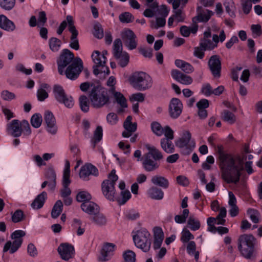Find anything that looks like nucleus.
Returning <instances> with one entry per match:
<instances>
[{
  "label": "nucleus",
  "instance_id": "nucleus-1",
  "mask_svg": "<svg viewBox=\"0 0 262 262\" xmlns=\"http://www.w3.org/2000/svg\"><path fill=\"white\" fill-rule=\"evenodd\" d=\"M219 165L221 169L222 179L227 183L236 184L239 182L242 171L244 170V159L251 160L252 155L233 156L225 154L221 147L219 148Z\"/></svg>",
  "mask_w": 262,
  "mask_h": 262
},
{
  "label": "nucleus",
  "instance_id": "nucleus-2",
  "mask_svg": "<svg viewBox=\"0 0 262 262\" xmlns=\"http://www.w3.org/2000/svg\"><path fill=\"white\" fill-rule=\"evenodd\" d=\"M128 80L133 88L140 91L148 90L152 85L151 76L142 71L134 72L129 76Z\"/></svg>",
  "mask_w": 262,
  "mask_h": 262
},
{
  "label": "nucleus",
  "instance_id": "nucleus-3",
  "mask_svg": "<svg viewBox=\"0 0 262 262\" xmlns=\"http://www.w3.org/2000/svg\"><path fill=\"white\" fill-rule=\"evenodd\" d=\"M133 239L137 248L140 249L144 252L149 251L151 246V236L148 230L141 228L132 232Z\"/></svg>",
  "mask_w": 262,
  "mask_h": 262
},
{
  "label": "nucleus",
  "instance_id": "nucleus-4",
  "mask_svg": "<svg viewBox=\"0 0 262 262\" xmlns=\"http://www.w3.org/2000/svg\"><path fill=\"white\" fill-rule=\"evenodd\" d=\"M68 25L69 30L72 34L70 37V47L75 50H78L79 49V41L77 39L78 32L74 26L73 18L71 15L67 16L66 20H63L60 24L57 30V33L58 35H61Z\"/></svg>",
  "mask_w": 262,
  "mask_h": 262
},
{
  "label": "nucleus",
  "instance_id": "nucleus-5",
  "mask_svg": "<svg viewBox=\"0 0 262 262\" xmlns=\"http://www.w3.org/2000/svg\"><path fill=\"white\" fill-rule=\"evenodd\" d=\"M118 177L116 174L115 170L113 169L108 174L107 179L103 181L101 185L102 192L107 200L114 201L116 198L117 193L115 187Z\"/></svg>",
  "mask_w": 262,
  "mask_h": 262
},
{
  "label": "nucleus",
  "instance_id": "nucleus-6",
  "mask_svg": "<svg viewBox=\"0 0 262 262\" xmlns=\"http://www.w3.org/2000/svg\"><path fill=\"white\" fill-rule=\"evenodd\" d=\"M255 238L251 234H243L238 239V248L246 258H250L254 250Z\"/></svg>",
  "mask_w": 262,
  "mask_h": 262
},
{
  "label": "nucleus",
  "instance_id": "nucleus-7",
  "mask_svg": "<svg viewBox=\"0 0 262 262\" xmlns=\"http://www.w3.org/2000/svg\"><path fill=\"white\" fill-rule=\"evenodd\" d=\"M94 62L93 73L95 75L104 73V75H108L110 73L108 68L106 66V57L101 54L98 51H95L91 55Z\"/></svg>",
  "mask_w": 262,
  "mask_h": 262
},
{
  "label": "nucleus",
  "instance_id": "nucleus-8",
  "mask_svg": "<svg viewBox=\"0 0 262 262\" xmlns=\"http://www.w3.org/2000/svg\"><path fill=\"white\" fill-rule=\"evenodd\" d=\"M91 104L94 108H100L109 102V97L107 92L98 88H93L90 94Z\"/></svg>",
  "mask_w": 262,
  "mask_h": 262
},
{
  "label": "nucleus",
  "instance_id": "nucleus-9",
  "mask_svg": "<svg viewBox=\"0 0 262 262\" xmlns=\"http://www.w3.org/2000/svg\"><path fill=\"white\" fill-rule=\"evenodd\" d=\"M177 147L183 149L184 152L189 154L195 147V143L191 138V134L188 130H183L181 137L176 142Z\"/></svg>",
  "mask_w": 262,
  "mask_h": 262
},
{
  "label": "nucleus",
  "instance_id": "nucleus-10",
  "mask_svg": "<svg viewBox=\"0 0 262 262\" xmlns=\"http://www.w3.org/2000/svg\"><path fill=\"white\" fill-rule=\"evenodd\" d=\"M113 53L120 67L124 68L128 64L129 55L126 52L122 51V43L120 39L115 40Z\"/></svg>",
  "mask_w": 262,
  "mask_h": 262
},
{
  "label": "nucleus",
  "instance_id": "nucleus-11",
  "mask_svg": "<svg viewBox=\"0 0 262 262\" xmlns=\"http://www.w3.org/2000/svg\"><path fill=\"white\" fill-rule=\"evenodd\" d=\"M25 235V232L23 230H16L11 235L13 242L8 241L4 246L3 251L6 252L9 250L10 253L15 252L20 247L23 243V237Z\"/></svg>",
  "mask_w": 262,
  "mask_h": 262
},
{
  "label": "nucleus",
  "instance_id": "nucleus-12",
  "mask_svg": "<svg viewBox=\"0 0 262 262\" xmlns=\"http://www.w3.org/2000/svg\"><path fill=\"white\" fill-rule=\"evenodd\" d=\"M53 94L55 99L59 103L63 104L65 106L71 108L74 104V101L71 96L67 95L62 87L55 85L53 89Z\"/></svg>",
  "mask_w": 262,
  "mask_h": 262
},
{
  "label": "nucleus",
  "instance_id": "nucleus-13",
  "mask_svg": "<svg viewBox=\"0 0 262 262\" xmlns=\"http://www.w3.org/2000/svg\"><path fill=\"white\" fill-rule=\"evenodd\" d=\"M120 35L124 46L129 50H134L137 47V37L132 30L125 29L121 32Z\"/></svg>",
  "mask_w": 262,
  "mask_h": 262
},
{
  "label": "nucleus",
  "instance_id": "nucleus-14",
  "mask_svg": "<svg viewBox=\"0 0 262 262\" xmlns=\"http://www.w3.org/2000/svg\"><path fill=\"white\" fill-rule=\"evenodd\" d=\"M226 39V34L224 30L221 31L220 35L214 34L212 36V40L203 38L200 42V46L205 50H212L217 47L219 41L223 42Z\"/></svg>",
  "mask_w": 262,
  "mask_h": 262
},
{
  "label": "nucleus",
  "instance_id": "nucleus-15",
  "mask_svg": "<svg viewBox=\"0 0 262 262\" xmlns=\"http://www.w3.org/2000/svg\"><path fill=\"white\" fill-rule=\"evenodd\" d=\"M70 164L68 160L65 162L64 168L63 170V178H62V188L60 190V194L62 198H64L70 196L71 193V190L69 187L71 180L70 179Z\"/></svg>",
  "mask_w": 262,
  "mask_h": 262
},
{
  "label": "nucleus",
  "instance_id": "nucleus-16",
  "mask_svg": "<svg viewBox=\"0 0 262 262\" xmlns=\"http://www.w3.org/2000/svg\"><path fill=\"white\" fill-rule=\"evenodd\" d=\"M82 68V61L80 58H76L64 73L68 78L73 80L78 77Z\"/></svg>",
  "mask_w": 262,
  "mask_h": 262
},
{
  "label": "nucleus",
  "instance_id": "nucleus-17",
  "mask_svg": "<svg viewBox=\"0 0 262 262\" xmlns=\"http://www.w3.org/2000/svg\"><path fill=\"white\" fill-rule=\"evenodd\" d=\"M74 60V55L69 50H63L58 61V71L59 74L63 75L64 68L71 64Z\"/></svg>",
  "mask_w": 262,
  "mask_h": 262
},
{
  "label": "nucleus",
  "instance_id": "nucleus-18",
  "mask_svg": "<svg viewBox=\"0 0 262 262\" xmlns=\"http://www.w3.org/2000/svg\"><path fill=\"white\" fill-rule=\"evenodd\" d=\"M44 120L46 124L47 132L52 135L56 134L58 128L53 114L49 111H46L44 114Z\"/></svg>",
  "mask_w": 262,
  "mask_h": 262
},
{
  "label": "nucleus",
  "instance_id": "nucleus-19",
  "mask_svg": "<svg viewBox=\"0 0 262 262\" xmlns=\"http://www.w3.org/2000/svg\"><path fill=\"white\" fill-rule=\"evenodd\" d=\"M57 251L61 258L64 260L72 258L75 253L74 247L68 243H62L59 246Z\"/></svg>",
  "mask_w": 262,
  "mask_h": 262
},
{
  "label": "nucleus",
  "instance_id": "nucleus-20",
  "mask_svg": "<svg viewBox=\"0 0 262 262\" xmlns=\"http://www.w3.org/2000/svg\"><path fill=\"white\" fill-rule=\"evenodd\" d=\"M183 104L181 100L176 98H172L169 105L170 116L174 119L178 118L182 113Z\"/></svg>",
  "mask_w": 262,
  "mask_h": 262
},
{
  "label": "nucleus",
  "instance_id": "nucleus-21",
  "mask_svg": "<svg viewBox=\"0 0 262 262\" xmlns=\"http://www.w3.org/2000/svg\"><path fill=\"white\" fill-rule=\"evenodd\" d=\"M98 173V170L95 166L91 164H85L81 167L79 175L83 181H88L90 176H97Z\"/></svg>",
  "mask_w": 262,
  "mask_h": 262
},
{
  "label": "nucleus",
  "instance_id": "nucleus-22",
  "mask_svg": "<svg viewBox=\"0 0 262 262\" xmlns=\"http://www.w3.org/2000/svg\"><path fill=\"white\" fill-rule=\"evenodd\" d=\"M21 121L14 119L7 125V132L14 137H20L22 134Z\"/></svg>",
  "mask_w": 262,
  "mask_h": 262
},
{
  "label": "nucleus",
  "instance_id": "nucleus-23",
  "mask_svg": "<svg viewBox=\"0 0 262 262\" xmlns=\"http://www.w3.org/2000/svg\"><path fill=\"white\" fill-rule=\"evenodd\" d=\"M208 66L214 77L220 76L221 63L220 57L217 55L212 56L208 61Z\"/></svg>",
  "mask_w": 262,
  "mask_h": 262
},
{
  "label": "nucleus",
  "instance_id": "nucleus-24",
  "mask_svg": "<svg viewBox=\"0 0 262 262\" xmlns=\"http://www.w3.org/2000/svg\"><path fill=\"white\" fill-rule=\"evenodd\" d=\"M171 75L174 80L182 84L190 85L193 82V79L191 76L185 74L178 70H172Z\"/></svg>",
  "mask_w": 262,
  "mask_h": 262
},
{
  "label": "nucleus",
  "instance_id": "nucleus-25",
  "mask_svg": "<svg viewBox=\"0 0 262 262\" xmlns=\"http://www.w3.org/2000/svg\"><path fill=\"white\" fill-rule=\"evenodd\" d=\"M132 116H128L127 117L124 122L123 126L125 128V130L122 133V136L124 138H128L130 137L133 133L137 129V123H132Z\"/></svg>",
  "mask_w": 262,
  "mask_h": 262
},
{
  "label": "nucleus",
  "instance_id": "nucleus-26",
  "mask_svg": "<svg viewBox=\"0 0 262 262\" xmlns=\"http://www.w3.org/2000/svg\"><path fill=\"white\" fill-rule=\"evenodd\" d=\"M115 245L112 243H105L101 252V260L106 261L109 260L113 255Z\"/></svg>",
  "mask_w": 262,
  "mask_h": 262
},
{
  "label": "nucleus",
  "instance_id": "nucleus-27",
  "mask_svg": "<svg viewBox=\"0 0 262 262\" xmlns=\"http://www.w3.org/2000/svg\"><path fill=\"white\" fill-rule=\"evenodd\" d=\"M0 28L7 32H11L16 29L14 23L4 15H0Z\"/></svg>",
  "mask_w": 262,
  "mask_h": 262
},
{
  "label": "nucleus",
  "instance_id": "nucleus-28",
  "mask_svg": "<svg viewBox=\"0 0 262 262\" xmlns=\"http://www.w3.org/2000/svg\"><path fill=\"white\" fill-rule=\"evenodd\" d=\"M81 208L84 212L92 215L96 214L99 211V206L94 202L90 201L82 203Z\"/></svg>",
  "mask_w": 262,
  "mask_h": 262
},
{
  "label": "nucleus",
  "instance_id": "nucleus-29",
  "mask_svg": "<svg viewBox=\"0 0 262 262\" xmlns=\"http://www.w3.org/2000/svg\"><path fill=\"white\" fill-rule=\"evenodd\" d=\"M197 13V16L193 18V22H195V19L200 22H207L213 14L212 11L208 9L202 10L200 7L198 8Z\"/></svg>",
  "mask_w": 262,
  "mask_h": 262
},
{
  "label": "nucleus",
  "instance_id": "nucleus-30",
  "mask_svg": "<svg viewBox=\"0 0 262 262\" xmlns=\"http://www.w3.org/2000/svg\"><path fill=\"white\" fill-rule=\"evenodd\" d=\"M153 232L154 237V248L159 249L160 248L164 239L163 232L161 228L155 227L153 229Z\"/></svg>",
  "mask_w": 262,
  "mask_h": 262
},
{
  "label": "nucleus",
  "instance_id": "nucleus-31",
  "mask_svg": "<svg viewBox=\"0 0 262 262\" xmlns=\"http://www.w3.org/2000/svg\"><path fill=\"white\" fill-rule=\"evenodd\" d=\"M157 161L144 155L142 162L143 167L146 171L155 170L159 167Z\"/></svg>",
  "mask_w": 262,
  "mask_h": 262
},
{
  "label": "nucleus",
  "instance_id": "nucleus-32",
  "mask_svg": "<svg viewBox=\"0 0 262 262\" xmlns=\"http://www.w3.org/2000/svg\"><path fill=\"white\" fill-rule=\"evenodd\" d=\"M145 147L148 150V152L144 155L151 158L152 157L156 161L162 160L163 158L162 152L154 146L149 144H146Z\"/></svg>",
  "mask_w": 262,
  "mask_h": 262
},
{
  "label": "nucleus",
  "instance_id": "nucleus-33",
  "mask_svg": "<svg viewBox=\"0 0 262 262\" xmlns=\"http://www.w3.org/2000/svg\"><path fill=\"white\" fill-rule=\"evenodd\" d=\"M228 204L230 207L229 214L232 217L236 216L238 214V208L236 205V199L232 192L229 191Z\"/></svg>",
  "mask_w": 262,
  "mask_h": 262
},
{
  "label": "nucleus",
  "instance_id": "nucleus-34",
  "mask_svg": "<svg viewBox=\"0 0 262 262\" xmlns=\"http://www.w3.org/2000/svg\"><path fill=\"white\" fill-rule=\"evenodd\" d=\"M185 19V15L182 11L180 9L176 10L173 11V14L171 15L168 20V26L169 27H172L174 21L175 20L177 23L183 22Z\"/></svg>",
  "mask_w": 262,
  "mask_h": 262
},
{
  "label": "nucleus",
  "instance_id": "nucleus-35",
  "mask_svg": "<svg viewBox=\"0 0 262 262\" xmlns=\"http://www.w3.org/2000/svg\"><path fill=\"white\" fill-rule=\"evenodd\" d=\"M47 198V193L45 191H43L35 198L31 204V207L34 209L41 208L43 206Z\"/></svg>",
  "mask_w": 262,
  "mask_h": 262
},
{
  "label": "nucleus",
  "instance_id": "nucleus-36",
  "mask_svg": "<svg viewBox=\"0 0 262 262\" xmlns=\"http://www.w3.org/2000/svg\"><path fill=\"white\" fill-rule=\"evenodd\" d=\"M147 195L151 199L161 200L164 197V192L161 189L153 186L148 190Z\"/></svg>",
  "mask_w": 262,
  "mask_h": 262
},
{
  "label": "nucleus",
  "instance_id": "nucleus-37",
  "mask_svg": "<svg viewBox=\"0 0 262 262\" xmlns=\"http://www.w3.org/2000/svg\"><path fill=\"white\" fill-rule=\"evenodd\" d=\"M46 178L50 181L49 184V188L53 191L56 187V173L52 168H49L46 172Z\"/></svg>",
  "mask_w": 262,
  "mask_h": 262
},
{
  "label": "nucleus",
  "instance_id": "nucleus-38",
  "mask_svg": "<svg viewBox=\"0 0 262 262\" xmlns=\"http://www.w3.org/2000/svg\"><path fill=\"white\" fill-rule=\"evenodd\" d=\"M175 64L185 73L190 74L194 71V68L189 63L181 59H176Z\"/></svg>",
  "mask_w": 262,
  "mask_h": 262
},
{
  "label": "nucleus",
  "instance_id": "nucleus-39",
  "mask_svg": "<svg viewBox=\"0 0 262 262\" xmlns=\"http://www.w3.org/2000/svg\"><path fill=\"white\" fill-rule=\"evenodd\" d=\"M161 148L167 153L171 154L174 151V146L171 140L162 138L160 141Z\"/></svg>",
  "mask_w": 262,
  "mask_h": 262
},
{
  "label": "nucleus",
  "instance_id": "nucleus-40",
  "mask_svg": "<svg viewBox=\"0 0 262 262\" xmlns=\"http://www.w3.org/2000/svg\"><path fill=\"white\" fill-rule=\"evenodd\" d=\"M151 181L154 185L159 186L164 188H167L169 186L168 181L164 177L160 176H155L151 178Z\"/></svg>",
  "mask_w": 262,
  "mask_h": 262
},
{
  "label": "nucleus",
  "instance_id": "nucleus-41",
  "mask_svg": "<svg viewBox=\"0 0 262 262\" xmlns=\"http://www.w3.org/2000/svg\"><path fill=\"white\" fill-rule=\"evenodd\" d=\"M103 129L101 126H98L94 132L93 137L91 139V143L94 148L96 145L102 139Z\"/></svg>",
  "mask_w": 262,
  "mask_h": 262
},
{
  "label": "nucleus",
  "instance_id": "nucleus-42",
  "mask_svg": "<svg viewBox=\"0 0 262 262\" xmlns=\"http://www.w3.org/2000/svg\"><path fill=\"white\" fill-rule=\"evenodd\" d=\"M188 227L192 231H196L200 229L201 224L199 220L193 214L190 215L187 221Z\"/></svg>",
  "mask_w": 262,
  "mask_h": 262
},
{
  "label": "nucleus",
  "instance_id": "nucleus-43",
  "mask_svg": "<svg viewBox=\"0 0 262 262\" xmlns=\"http://www.w3.org/2000/svg\"><path fill=\"white\" fill-rule=\"evenodd\" d=\"M198 30V26L194 24L191 27H188L186 26H183L180 28V32L182 36L188 37L189 36L190 32L195 34Z\"/></svg>",
  "mask_w": 262,
  "mask_h": 262
},
{
  "label": "nucleus",
  "instance_id": "nucleus-44",
  "mask_svg": "<svg viewBox=\"0 0 262 262\" xmlns=\"http://www.w3.org/2000/svg\"><path fill=\"white\" fill-rule=\"evenodd\" d=\"M222 119L230 124L234 123L236 121V116L228 110H224L222 113Z\"/></svg>",
  "mask_w": 262,
  "mask_h": 262
},
{
  "label": "nucleus",
  "instance_id": "nucleus-45",
  "mask_svg": "<svg viewBox=\"0 0 262 262\" xmlns=\"http://www.w3.org/2000/svg\"><path fill=\"white\" fill-rule=\"evenodd\" d=\"M62 42L56 37H51L49 40V46L50 50L53 52H57L59 50Z\"/></svg>",
  "mask_w": 262,
  "mask_h": 262
},
{
  "label": "nucleus",
  "instance_id": "nucleus-46",
  "mask_svg": "<svg viewBox=\"0 0 262 262\" xmlns=\"http://www.w3.org/2000/svg\"><path fill=\"white\" fill-rule=\"evenodd\" d=\"M186 250L187 253L190 255H194V258L196 261H198L199 258V252L196 250V244L194 242H189L187 246Z\"/></svg>",
  "mask_w": 262,
  "mask_h": 262
},
{
  "label": "nucleus",
  "instance_id": "nucleus-47",
  "mask_svg": "<svg viewBox=\"0 0 262 262\" xmlns=\"http://www.w3.org/2000/svg\"><path fill=\"white\" fill-rule=\"evenodd\" d=\"M113 94L116 102L122 108L127 107L126 99L122 94L118 92H114Z\"/></svg>",
  "mask_w": 262,
  "mask_h": 262
},
{
  "label": "nucleus",
  "instance_id": "nucleus-48",
  "mask_svg": "<svg viewBox=\"0 0 262 262\" xmlns=\"http://www.w3.org/2000/svg\"><path fill=\"white\" fill-rule=\"evenodd\" d=\"M63 204L61 200H58L54 205L51 212V215L53 218H57L61 213L62 210Z\"/></svg>",
  "mask_w": 262,
  "mask_h": 262
},
{
  "label": "nucleus",
  "instance_id": "nucleus-49",
  "mask_svg": "<svg viewBox=\"0 0 262 262\" xmlns=\"http://www.w3.org/2000/svg\"><path fill=\"white\" fill-rule=\"evenodd\" d=\"M92 199V196L90 193L87 191H79L76 195V200L78 202H86L90 201Z\"/></svg>",
  "mask_w": 262,
  "mask_h": 262
},
{
  "label": "nucleus",
  "instance_id": "nucleus-50",
  "mask_svg": "<svg viewBox=\"0 0 262 262\" xmlns=\"http://www.w3.org/2000/svg\"><path fill=\"white\" fill-rule=\"evenodd\" d=\"M189 211L188 209H183L181 214L176 215L174 216V221L178 224H184L186 222L188 217Z\"/></svg>",
  "mask_w": 262,
  "mask_h": 262
},
{
  "label": "nucleus",
  "instance_id": "nucleus-51",
  "mask_svg": "<svg viewBox=\"0 0 262 262\" xmlns=\"http://www.w3.org/2000/svg\"><path fill=\"white\" fill-rule=\"evenodd\" d=\"M31 124L32 126L36 128H39L42 123V118L40 114H35L32 115L31 118Z\"/></svg>",
  "mask_w": 262,
  "mask_h": 262
},
{
  "label": "nucleus",
  "instance_id": "nucleus-52",
  "mask_svg": "<svg viewBox=\"0 0 262 262\" xmlns=\"http://www.w3.org/2000/svg\"><path fill=\"white\" fill-rule=\"evenodd\" d=\"M224 5L226 9V11L231 17L234 16V10L235 8L233 0H225Z\"/></svg>",
  "mask_w": 262,
  "mask_h": 262
},
{
  "label": "nucleus",
  "instance_id": "nucleus-53",
  "mask_svg": "<svg viewBox=\"0 0 262 262\" xmlns=\"http://www.w3.org/2000/svg\"><path fill=\"white\" fill-rule=\"evenodd\" d=\"M151 128L152 132L157 136H161L163 135L164 127H162L159 122L151 123Z\"/></svg>",
  "mask_w": 262,
  "mask_h": 262
},
{
  "label": "nucleus",
  "instance_id": "nucleus-54",
  "mask_svg": "<svg viewBox=\"0 0 262 262\" xmlns=\"http://www.w3.org/2000/svg\"><path fill=\"white\" fill-rule=\"evenodd\" d=\"M15 4V0H0V7L5 10H12Z\"/></svg>",
  "mask_w": 262,
  "mask_h": 262
},
{
  "label": "nucleus",
  "instance_id": "nucleus-55",
  "mask_svg": "<svg viewBox=\"0 0 262 262\" xmlns=\"http://www.w3.org/2000/svg\"><path fill=\"white\" fill-rule=\"evenodd\" d=\"M136 254L132 250H128L123 253V257L124 262H135Z\"/></svg>",
  "mask_w": 262,
  "mask_h": 262
},
{
  "label": "nucleus",
  "instance_id": "nucleus-56",
  "mask_svg": "<svg viewBox=\"0 0 262 262\" xmlns=\"http://www.w3.org/2000/svg\"><path fill=\"white\" fill-rule=\"evenodd\" d=\"M193 238L194 236L189 230L186 228H184L181 233V241L183 243H187L189 240L193 239Z\"/></svg>",
  "mask_w": 262,
  "mask_h": 262
},
{
  "label": "nucleus",
  "instance_id": "nucleus-57",
  "mask_svg": "<svg viewBox=\"0 0 262 262\" xmlns=\"http://www.w3.org/2000/svg\"><path fill=\"white\" fill-rule=\"evenodd\" d=\"M73 226L76 230V233L78 235H81L84 233L85 229L82 227V223L79 219H74L73 220Z\"/></svg>",
  "mask_w": 262,
  "mask_h": 262
},
{
  "label": "nucleus",
  "instance_id": "nucleus-58",
  "mask_svg": "<svg viewBox=\"0 0 262 262\" xmlns=\"http://www.w3.org/2000/svg\"><path fill=\"white\" fill-rule=\"evenodd\" d=\"M79 104L81 110L84 112H87L89 110V101L85 96H81L79 98Z\"/></svg>",
  "mask_w": 262,
  "mask_h": 262
},
{
  "label": "nucleus",
  "instance_id": "nucleus-59",
  "mask_svg": "<svg viewBox=\"0 0 262 262\" xmlns=\"http://www.w3.org/2000/svg\"><path fill=\"white\" fill-rule=\"evenodd\" d=\"M93 215V217L92 220L96 224L102 225L106 223V220L105 217L102 214L100 213L99 212L96 214H94Z\"/></svg>",
  "mask_w": 262,
  "mask_h": 262
},
{
  "label": "nucleus",
  "instance_id": "nucleus-60",
  "mask_svg": "<svg viewBox=\"0 0 262 262\" xmlns=\"http://www.w3.org/2000/svg\"><path fill=\"white\" fill-rule=\"evenodd\" d=\"M247 214L253 223H257L259 222V214L257 210L254 209H249L247 210Z\"/></svg>",
  "mask_w": 262,
  "mask_h": 262
},
{
  "label": "nucleus",
  "instance_id": "nucleus-61",
  "mask_svg": "<svg viewBox=\"0 0 262 262\" xmlns=\"http://www.w3.org/2000/svg\"><path fill=\"white\" fill-rule=\"evenodd\" d=\"M166 20L165 18L157 17L156 23L151 21L150 23V27L151 28L157 29L160 27H163L165 25Z\"/></svg>",
  "mask_w": 262,
  "mask_h": 262
},
{
  "label": "nucleus",
  "instance_id": "nucleus-62",
  "mask_svg": "<svg viewBox=\"0 0 262 262\" xmlns=\"http://www.w3.org/2000/svg\"><path fill=\"white\" fill-rule=\"evenodd\" d=\"M119 20L123 23H129L134 20V16L129 12H124L119 15Z\"/></svg>",
  "mask_w": 262,
  "mask_h": 262
},
{
  "label": "nucleus",
  "instance_id": "nucleus-63",
  "mask_svg": "<svg viewBox=\"0 0 262 262\" xmlns=\"http://www.w3.org/2000/svg\"><path fill=\"white\" fill-rule=\"evenodd\" d=\"M21 128H22V133H23L24 136H29L31 135V129L28 121L26 120L21 121Z\"/></svg>",
  "mask_w": 262,
  "mask_h": 262
},
{
  "label": "nucleus",
  "instance_id": "nucleus-64",
  "mask_svg": "<svg viewBox=\"0 0 262 262\" xmlns=\"http://www.w3.org/2000/svg\"><path fill=\"white\" fill-rule=\"evenodd\" d=\"M129 100L132 102H142L145 100V95L140 92L134 93L129 96Z\"/></svg>",
  "mask_w": 262,
  "mask_h": 262
}]
</instances>
